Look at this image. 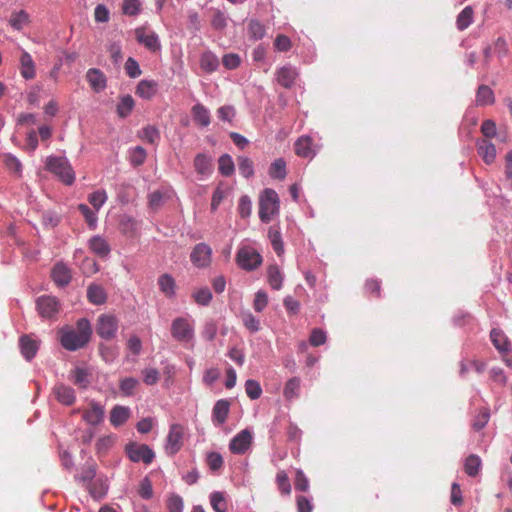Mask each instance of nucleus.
<instances>
[{"mask_svg": "<svg viewBox=\"0 0 512 512\" xmlns=\"http://www.w3.org/2000/svg\"><path fill=\"white\" fill-rule=\"evenodd\" d=\"M61 345L69 351L83 348L90 340L92 327L88 319L81 318L76 323V328L64 327L59 331Z\"/></svg>", "mask_w": 512, "mask_h": 512, "instance_id": "f257e3e1", "label": "nucleus"}, {"mask_svg": "<svg viewBox=\"0 0 512 512\" xmlns=\"http://www.w3.org/2000/svg\"><path fill=\"white\" fill-rule=\"evenodd\" d=\"M279 197L275 190L267 188L259 197V218L269 223L279 213Z\"/></svg>", "mask_w": 512, "mask_h": 512, "instance_id": "f03ea898", "label": "nucleus"}, {"mask_svg": "<svg viewBox=\"0 0 512 512\" xmlns=\"http://www.w3.org/2000/svg\"><path fill=\"white\" fill-rule=\"evenodd\" d=\"M46 167L67 185H71L75 180L74 171L66 158L49 157L46 161Z\"/></svg>", "mask_w": 512, "mask_h": 512, "instance_id": "7ed1b4c3", "label": "nucleus"}, {"mask_svg": "<svg viewBox=\"0 0 512 512\" xmlns=\"http://www.w3.org/2000/svg\"><path fill=\"white\" fill-rule=\"evenodd\" d=\"M172 337L181 343H187L194 338L193 322L187 317H178L171 324Z\"/></svg>", "mask_w": 512, "mask_h": 512, "instance_id": "20e7f679", "label": "nucleus"}, {"mask_svg": "<svg viewBox=\"0 0 512 512\" xmlns=\"http://www.w3.org/2000/svg\"><path fill=\"white\" fill-rule=\"evenodd\" d=\"M236 263L246 271L258 268L262 263V256L252 247H242L236 254Z\"/></svg>", "mask_w": 512, "mask_h": 512, "instance_id": "39448f33", "label": "nucleus"}, {"mask_svg": "<svg viewBox=\"0 0 512 512\" xmlns=\"http://www.w3.org/2000/svg\"><path fill=\"white\" fill-rule=\"evenodd\" d=\"M125 452L128 458L135 463L143 462L150 464L155 458V453L146 444H138L135 442L129 443L125 447Z\"/></svg>", "mask_w": 512, "mask_h": 512, "instance_id": "423d86ee", "label": "nucleus"}, {"mask_svg": "<svg viewBox=\"0 0 512 512\" xmlns=\"http://www.w3.org/2000/svg\"><path fill=\"white\" fill-rule=\"evenodd\" d=\"M118 330V320L112 314H101L96 322V333L102 339L111 340Z\"/></svg>", "mask_w": 512, "mask_h": 512, "instance_id": "0eeeda50", "label": "nucleus"}, {"mask_svg": "<svg viewBox=\"0 0 512 512\" xmlns=\"http://www.w3.org/2000/svg\"><path fill=\"white\" fill-rule=\"evenodd\" d=\"M37 310L41 317L51 319L60 311V303L54 296H40L36 301Z\"/></svg>", "mask_w": 512, "mask_h": 512, "instance_id": "6e6552de", "label": "nucleus"}, {"mask_svg": "<svg viewBox=\"0 0 512 512\" xmlns=\"http://www.w3.org/2000/svg\"><path fill=\"white\" fill-rule=\"evenodd\" d=\"M212 249L206 243L197 244L191 254L190 260L198 268H206L211 264Z\"/></svg>", "mask_w": 512, "mask_h": 512, "instance_id": "1a4fd4ad", "label": "nucleus"}, {"mask_svg": "<svg viewBox=\"0 0 512 512\" xmlns=\"http://www.w3.org/2000/svg\"><path fill=\"white\" fill-rule=\"evenodd\" d=\"M184 428L179 424L170 426L166 441V452L169 455L176 454L183 446Z\"/></svg>", "mask_w": 512, "mask_h": 512, "instance_id": "9d476101", "label": "nucleus"}, {"mask_svg": "<svg viewBox=\"0 0 512 512\" xmlns=\"http://www.w3.org/2000/svg\"><path fill=\"white\" fill-rule=\"evenodd\" d=\"M252 433L248 429H244L237 433L229 443V449L233 454L246 453L252 444Z\"/></svg>", "mask_w": 512, "mask_h": 512, "instance_id": "9b49d317", "label": "nucleus"}, {"mask_svg": "<svg viewBox=\"0 0 512 512\" xmlns=\"http://www.w3.org/2000/svg\"><path fill=\"white\" fill-rule=\"evenodd\" d=\"M136 40L144 45L150 51H157L160 49L159 38L157 34L146 27H138L135 30Z\"/></svg>", "mask_w": 512, "mask_h": 512, "instance_id": "f8f14e48", "label": "nucleus"}, {"mask_svg": "<svg viewBox=\"0 0 512 512\" xmlns=\"http://www.w3.org/2000/svg\"><path fill=\"white\" fill-rule=\"evenodd\" d=\"M477 151L483 161L490 165L494 163L496 159V147L488 139H480L476 143Z\"/></svg>", "mask_w": 512, "mask_h": 512, "instance_id": "ddd939ff", "label": "nucleus"}, {"mask_svg": "<svg viewBox=\"0 0 512 512\" xmlns=\"http://www.w3.org/2000/svg\"><path fill=\"white\" fill-rule=\"evenodd\" d=\"M51 277L57 286H66L72 279L71 270L62 262L55 264Z\"/></svg>", "mask_w": 512, "mask_h": 512, "instance_id": "4468645a", "label": "nucleus"}, {"mask_svg": "<svg viewBox=\"0 0 512 512\" xmlns=\"http://www.w3.org/2000/svg\"><path fill=\"white\" fill-rule=\"evenodd\" d=\"M104 408L100 404L91 401L88 409L83 412V419L90 425H98L103 421Z\"/></svg>", "mask_w": 512, "mask_h": 512, "instance_id": "2eb2a0df", "label": "nucleus"}, {"mask_svg": "<svg viewBox=\"0 0 512 512\" xmlns=\"http://www.w3.org/2000/svg\"><path fill=\"white\" fill-rule=\"evenodd\" d=\"M490 339L494 347L501 353L506 354L510 351L511 342L505 333L498 328H494L490 332Z\"/></svg>", "mask_w": 512, "mask_h": 512, "instance_id": "dca6fc26", "label": "nucleus"}, {"mask_svg": "<svg viewBox=\"0 0 512 512\" xmlns=\"http://www.w3.org/2000/svg\"><path fill=\"white\" fill-rule=\"evenodd\" d=\"M86 79L92 90L95 92H100L106 87V76L101 70L97 68L89 69L86 73Z\"/></svg>", "mask_w": 512, "mask_h": 512, "instance_id": "f3484780", "label": "nucleus"}, {"mask_svg": "<svg viewBox=\"0 0 512 512\" xmlns=\"http://www.w3.org/2000/svg\"><path fill=\"white\" fill-rule=\"evenodd\" d=\"M298 76L295 68L291 66H284L277 71V81L284 88H291Z\"/></svg>", "mask_w": 512, "mask_h": 512, "instance_id": "a211bd4d", "label": "nucleus"}, {"mask_svg": "<svg viewBox=\"0 0 512 512\" xmlns=\"http://www.w3.org/2000/svg\"><path fill=\"white\" fill-rule=\"evenodd\" d=\"M19 346L21 354L28 361L35 357L39 349L38 342L36 340L31 339L30 336L28 335H24L20 338Z\"/></svg>", "mask_w": 512, "mask_h": 512, "instance_id": "6ab92c4d", "label": "nucleus"}, {"mask_svg": "<svg viewBox=\"0 0 512 512\" xmlns=\"http://www.w3.org/2000/svg\"><path fill=\"white\" fill-rule=\"evenodd\" d=\"M158 91V84L153 80H141L137 87L135 94L142 99L150 100Z\"/></svg>", "mask_w": 512, "mask_h": 512, "instance_id": "aec40b11", "label": "nucleus"}, {"mask_svg": "<svg viewBox=\"0 0 512 512\" xmlns=\"http://www.w3.org/2000/svg\"><path fill=\"white\" fill-rule=\"evenodd\" d=\"M53 392L56 399L64 405H72L76 400L74 390L64 384L55 385Z\"/></svg>", "mask_w": 512, "mask_h": 512, "instance_id": "412c9836", "label": "nucleus"}, {"mask_svg": "<svg viewBox=\"0 0 512 512\" xmlns=\"http://www.w3.org/2000/svg\"><path fill=\"white\" fill-rule=\"evenodd\" d=\"M230 411V402L225 399L218 400L212 411L213 421L217 425H222L227 420Z\"/></svg>", "mask_w": 512, "mask_h": 512, "instance_id": "4be33fe9", "label": "nucleus"}, {"mask_svg": "<svg viewBox=\"0 0 512 512\" xmlns=\"http://www.w3.org/2000/svg\"><path fill=\"white\" fill-rule=\"evenodd\" d=\"M87 299L94 305H102L107 300V293L101 285L92 283L87 288Z\"/></svg>", "mask_w": 512, "mask_h": 512, "instance_id": "5701e85b", "label": "nucleus"}, {"mask_svg": "<svg viewBox=\"0 0 512 512\" xmlns=\"http://www.w3.org/2000/svg\"><path fill=\"white\" fill-rule=\"evenodd\" d=\"M20 73L27 80L33 79L36 75L35 63L31 55L26 51H23L20 57Z\"/></svg>", "mask_w": 512, "mask_h": 512, "instance_id": "b1692460", "label": "nucleus"}, {"mask_svg": "<svg viewBox=\"0 0 512 512\" xmlns=\"http://www.w3.org/2000/svg\"><path fill=\"white\" fill-rule=\"evenodd\" d=\"M301 379L299 377L290 378L284 386L283 396L286 401L291 402L300 396Z\"/></svg>", "mask_w": 512, "mask_h": 512, "instance_id": "393cba45", "label": "nucleus"}, {"mask_svg": "<svg viewBox=\"0 0 512 512\" xmlns=\"http://www.w3.org/2000/svg\"><path fill=\"white\" fill-rule=\"evenodd\" d=\"M158 286L160 291L167 297L173 298L176 294V282L170 274H162L158 278Z\"/></svg>", "mask_w": 512, "mask_h": 512, "instance_id": "a878e982", "label": "nucleus"}, {"mask_svg": "<svg viewBox=\"0 0 512 512\" xmlns=\"http://www.w3.org/2000/svg\"><path fill=\"white\" fill-rule=\"evenodd\" d=\"M295 153L303 158H312L314 150L312 149V139L309 136H302L295 142Z\"/></svg>", "mask_w": 512, "mask_h": 512, "instance_id": "bb28decb", "label": "nucleus"}, {"mask_svg": "<svg viewBox=\"0 0 512 512\" xmlns=\"http://www.w3.org/2000/svg\"><path fill=\"white\" fill-rule=\"evenodd\" d=\"M495 101L493 90L487 85H481L478 87L476 93V105L477 106H487L492 105Z\"/></svg>", "mask_w": 512, "mask_h": 512, "instance_id": "cd10ccee", "label": "nucleus"}, {"mask_svg": "<svg viewBox=\"0 0 512 512\" xmlns=\"http://www.w3.org/2000/svg\"><path fill=\"white\" fill-rule=\"evenodd\" d=\"M130 417V409L125 406L116 405L110 413V422L114 426L124 424Z\"/></svg>", "mask_w": 512, "mask_h": 512, "instance_id": "c85d7f7f", "label": "nucleus"}, {"mask_svg": "<svg viewBox=\"0 0 512 512\" xmlns=\"http://www.w3.org/2000/svg\"><path fill=\"white\" fill-rule=\"evenodd\" d=\"M200 67L203 71L212 73L219 67V59L210 51L204 52L200 57Z\"/></svg>", "mask_w": 512, "mask_h": 512, "instance_id": "c756f323", "label": "nucleus"}, {"mask_svg": "<svg viewBox=\"0 0 512 512\" xmlns=\"http://www.w3.org/2000/svg\"><path fill=\"white\" fill-rule=\"evenodd\" d=\"M194 167L197 173L201 175H209L213 170L212 160L205 154L199 153L194 159Z\"/></svg>", "mask_w": 512, "mask_h": 512, "instance_id": "7c9ffc66", "label": "nucleus"}, {"mask_svg": "<svg viewBox=\"0 0 512 512\" xmlns=\"http://www.w3.org/2000/svg\"><path fill=\"white\" fill-rule=\"evenodd\" d=\"M89 247L99 257H106L110 253V246L107 241L100 236L92 237L89 240Z\"/></svg>", "mask_w": 512, "mask_h": 512, "instance_id": "2f4dec72", "label": "nucleus"}, {"mask_svg": "<svg viewBox=\"0 0 512 512\" xmlns=\"http://www.w3.org/2000/svg\"><path fill=\"white\" fill-rule=\"evenodd\" d=\"M135 106L134 99L131 95L121 96L116 107L117 115L120 118H126L132 112Z\"/></svg>", "mask_w": 512, "mask_h": 512, "instance_id": "473e14b6", "label": "nucleus"}, {"mask_svg": "<svg viewBox=\"0 0 512 512\" xmlns=\"http://www.w3.org/2000/svg\"><path fill=\"white\" fill-rule=\"evenodd\" d=\"M268 238L276 254L282 256L284 253V244L279 228L271 226L268 230Z\"/></svg>", "mask_w": 512, "mask_h": 512, "instance_id": "72a5a7b5", "label": "nucleus"}, {"mask_svg": "<svg viewBox=\"0 0 512 512\" xmlns=\"http://www.w3.org/2000/svg\"><path fill=\"white\" fill-rule=\"evenodd\" d=\"M268 283L274 290H280L283 283V274L277 265H270L267 268Z\"/></svg>", "mask_w": 512, "mask_h": 512, "instance_id": "f704fd0d", "label": "nucleus"}, {"mask_svg": "<svg viewBox=\"0 0 512 512\" xmlns=\"http://www.w3.org/2000/svg\"><path fill=\"white\" fill-rule=\"evenodd\" d=\"M474 16V10L471 6H466L457 16L456 26L458 30L463 31L467 29L472 21Z\"/></svg>", "mask_w": 512, "mask_h": 512, "instance_id": "c9c22d12", "label": "nucleus"}, {"mask_svg": "<svg viewBox=\"0 0 512 512\" xmlns=\"http://www.w3.org/2000/svg\"><path fill=\"white\" fill-rule=\"evenodd\" d=\"M481 464L482 462L480 457L475 454H471L465 459L464 470L467 475L475 477L481 469Z\"/></svg>", "mask_w": 512, "mask_h": 512, "instance_id": "e433bc0d", "label": "nucleus"}, {"mask_svg": "<svg viewBox=\"0 0 512 512\" xmlns=\"http://www.w3.org/2000/svg\"><path fill=\"white\" fill-rule=\"evenodd\" d=\"M119 229L127 237H134L137 231V222L130 216H123L119 223Z\"/></svg>", "mask_w": 512, "mask_h": 512, "instance_id": "4c0bfd02", "label": "nucleus"}, {"mask_svg": "<svg viewBox=\"0 0 512 512\" xmlns=\"http://www.w3.org/2000/svg\"><path fill=\"white\" fill-rule=\"evenodd\" d=\"M192 115L194 120L201 126L206 127L210 124L209 111L202 104H196L193 106Z\"/></svg>", "mask_w": 512, "mask_h": 512, "instance_id": "58836bf2", "label": "nucleus"}, {"mask_svg": "<svg viewBox=\"0 0 512 512\" xmlns=\"http://www.w3.org/2000/svg\"><path fill=\"white\" fill-rule=\"evenodd\" d=\"M276 485L282 495L288 496L291 494V484L288 474L284 471H278L276 474Z\"/></svg>", "mask_w": 512, "mask_h": 512, "instance_id": "ea45409f", "label": "nucleus"}, {"mask_svg": "<svg viewBox=\"0 0 512 512\" xmlns=\"http://www.w3.org/2000/svg\"><path fill=\"white\" fill-rule=\"evenodd\" d=\"M210 503L215 512H227L228 504L223 492H213L210 495Z\"/></svg>", "mask_w": 512, "mask_h": 512, "instance_id": "a19ab883", "label": "nucleus"}, {"mask_svg": "<svg viewBox=\"0 0 512 512\" xmlns=\"http://www.w3.org/2000/svg\"><path fill=\"white\" fill-rule=\"evenodd\" d=\"M269 175L278 180H283L286 177V162L282 159H276L269 168Z\"/></svg>", "mask_w": 512, "mask_h": 512, "instance_id": "79ce46f5", "label": "nucleus"}, {"mask_svg": "<svg viewBox=\"0 0 512 512\" xmlns=\"http://www.w3.org/2000/svg\"><path fill=\"white\" fill-rule=\"evenodd\" d=\"M219 172L226 177L231 176L234 173L235 166L232 157L228 154H223L218 160Z\"/></svg>", "mask_w": 512, "mask_h": 512, "instance_id": "37998d69", "label": "nucleus"}, {"mask_svg": "<svg viewBox=\"0 0 512 512\" xmlns=\"http://www.w3.org/2000/svg\"><path fill=\"white\" fill-rule=\"evenodd\" d=\"M140 138L150 144H157L160 140V132L155 126L148 125L141 130Z\"/></svg>", "mask_w": 512, "mask_h": 512, "instance_id": "c03bdc74", "label": "nucleus"}, {"mask_svg": "<svg viewBox=\"0 0 512 512\" xmlns=\"http://www.w3.org/2000/svg\"><path fill=\"white\" fill-rule=\"evenodd\" d=\"M72 381L75 385L80 388H87L90 384L89 373L83 368H76L72 372Z\"/></svg>", "mask_w": 512, "mask_h": 512, "instance_id": "a18cd8bd", "label": "nucleus"}, {"mask_svg": "<svg viewBox=\"0 0 512 512\" xmlns=\"http://www.w3.org/2000/svg\"><path fill=\"white\" fill-rule=\"evenodd\" d=\"M248 33L251 38L254 40H260L264 37L266 30L262 23L258 20H250L248 23Z\"/></svg>", "mask_w": 512, "mask_h": 512, "instance_id": "49530a36", "label": "nucleus"}, {"mask_svg": "<svg viewBox=\"0 0 512 512\" xmlns=\"http://www.w3.org/2000/svg\"><path fill=\"white\" fill-rule=\"evenodd\" d=\"M29 21V15L24 10L13 13L10 18V25L16 29L21 30L25 24Z\"/></svg>", "mask_w": 512, "mask_h": 512, "instance_id": "de8ad7c7", "label": "nucleus"}, {"mask_svg": "<svg viewBox=\"0 0 512 512\" xmlns=\"http://www.w3.org/2000/svg\"><path fill=\"white\" fill-rule=\"evenodd\" d=\"M245 392L251 400H256L260 398L262 388L258 381L249 379L245 383Z\"/></svg>", "mask_w": 512, "mask_h": 512, "instance_id": "09e8293b", "label": "nucleus"}, {"mask_svg": "<svg viewBox=\"0 0 512 512\" xmlns=\"http://www.w3.org/2000/svg\"><path fill=\"white\" fill-rule=\"evenodd\" d=\"M141 11L140 0H123L122 12L128 16H136Z\"/></svg>", "mask_w": 512, "mask_h": 512, "instance_id": "8fccbe9b", "label": "nucleus"}, {"mask_svg": "<svg viewBox=\"0 0 512 512\" xmlns=\"http://www.w3.org/2000/svg\"><path fill=\"white\" fill-rule=\"evenodd\" d=\"M238 168L241 175L245 178H249L253 175V162L248 157H239L238 158Z\"/></svg>", "mask_w": 512, "mask_h": 512, "instance_id": "3c124183", "label": "nucleus"}, {"mask_svg": "<svg viewBox=\"0 0 512 512\" xmlns=\"http://www.w3.org/2000/svg\"><path fill=\"white\" fill-rule=\"evenodd\" d=\"M146 157V150L142 146H136L130 153V162L133 166H140L145 162Z\"/></svg>", "mask_w": 512, "mask_h": 512, "instance_id": "603ef678", "label": "nucleus"}, {"mask_svg": "<svg viewBox=\"0 0 512 512\" xmlns=\"http://www.w3.org/2000/svg\"><path fill=\"white\" fill-rule=\"evenodd\" d=\"M88 200L96 210H99L107 200V194L104 190H97L89 195Z\"/></svg>", "mask_w": 512, "mask_h": 512, "instance_id": "864d4df0", "label": "nucleus"}, {"mask_svg": "<svg viewBox=\"0 0 512 512\" xmlns=\"http://www.w3.org/2000/svg\"><path fill=\"white\" fill-rule=\"evenodd\" d=\"M193 298L195 302L199 305L206 306L210 303L212 299V293L209 288L204 287L199 289L193 294Z\"/></svg>", "mask_w": 512, "mask_h": 512, "instance_id": "5fc2aeb1", "label": "nucleus"}, {"mask_svg": "<svg viewBox=\"0 0 512 512\" xmlns=\"http://www.w3.org/2000/svg\"><path fill=\"white\" fill-rule=\"evenodd\" d=\"M165 201V193L162 191H154L148 196V205L152 210L160 208Z\"/></svg>", "mask_w": 512, "mask_h": 512, "instance_id": "6e6d98bb", "label": "nucleus"}, {"mask_svg": "<svg viewBox=\"0 0 512 512\" xmlns=\"http://www.w3.org/2000/svg\"><path fill=\"white\" fill-rule=\"evenodd\" d=\"M238 212L242 218H247L251 215L252 212V202L247 195H243L239 199L238 203Z\"/></svg>", "mask_w": 512, "mask_h": 512, "instance_id": "4d7b16f0", "label": "nucleus"}, {"mask_svg": "<svg viewBox=\"0 0 512 512\" xmlns=\"http://www.w3.org/2000/svg\"><path fill=\"white\" fill-rule=\"evenodd\" d=\"M137 385V379L133 377H126L120 381V390L125 396H131Z\"/></svg>", "mask_w": 512, "mask_h": 512, "instance_id": "13d9d810", "label": "nucleus"}, {"mask_svg": "<svg viewBox=\"0 0 512 512\" xmlns=\"http://www.w3.org/2000/svg\"><path fill=\"white\" fill-rule=\"evenodd\" d=\"M489 418H490L489 410L486 408L481 409L479 411L478 415L475 417L472 427L476 431L481 430L488 423Z\"/></svg>", "mask_w": 512, "mask_h": 512, "instance_id": "bf43d9fd", "label": "nucleus"}, {"mask_svg": "<svg viewBox=\"0 0 512 512\" xmlns=\"http://www.w3.org/2000/svg\"><path fill=\"white\" fill-rule=\"evenodd\" d=\"M206 462L211 471L215 472L223 466V458L217 452H210L207 455Z\"/></svg>", "mask_w": 512, "mask_h": 512, "instance_id": "052dcab7", "label": "nucleus"}, {"mask_svg": "<svg viewBox=\"0 0 512 512\" xmlns=\"http://www.w3.org/2000/svg\"><path fill=\"white\" fill-rule=\"evenodd\" d=\"M183 499L179 495L172 494L167 500L169 512H183Z\"/></svg>", "mask_w": 512, "mask_h": 512, "instance_id": "680f3d73", "label": "nucleus"}, {"mask_svg": "<svg viewBox=\"0 0 512 512\" xmlns=\"http://www.w3.org/2000/svg\"><path fill=\"white\" fill-rule=\"evenodd\" d=\"M125 71H126L127 75L130 76L131 78H136V77L140 76L142 73L138 62L132 57H129L127 59V61L125 63Z\"/></svg>", "mask_w": 512, "mask_h": 512, "instance_id": "e2e57ef3", "label": "nucleus"}, {"mask_svg": "<svg viewBox=\"0 0 512 512\" xmlns=\"http://www.w3.org/2000/svg\"><path fill=\"white\" fill-rule=\"evenodd\" d=\"M294 484H295L296 490H299V491H302V492L308 491V489H309V480H308V478L306 477V475L304 474V472L302 470H297L296 471V476H295Z\"/></svg>", "mask_w": 512, "mask_h": 512, "instance_id": "0e129e2a", "label": "nucleus"}, {"mask_svg": "<svg viewBox=\"0 0 512 512\" xmlns=\"http://www.w3.org/2000/svg\"><path fill=\"white\" fill-rule=\"evenodd\" d=\"M274 47L277 51L286 52L292 47L291 40L286 35L280 34L274 41Z\"/></svg>", "mask_w": 512, "mask_h": 512, "instance_id": "69168bd1", "label": "nucleus"}, {"mask_svg": "<svg viewBox=\"0 0 512 512\" xmlns=\"http://www.w3.org/2000/svg\"><path fill=\"white\" fill-rule=\"evenodd\" d=\"M244 326L251 332H257L260 328L259 320L256 319L251 313H246L242 316Z\"/></svg>", "mask_w": 512, "mask_h": 512, "instance_id": "338daca9", "label": "nucleus"}, {"mask_svg": "<svg viewBox=\"0 0 512 512\" xmlns=\"http://www.w3.org/2000/svg\"><path fill=\"white\" fill-rule=\"evenodd\" d=\"M143 381L147 385H154L159 381V372L154 368H146L142 371Z\"/></svg>", "mask_w": 512, "mask_h": 512, "instance_id": "774afa93", "label": "nucleus"}]
</instances>
